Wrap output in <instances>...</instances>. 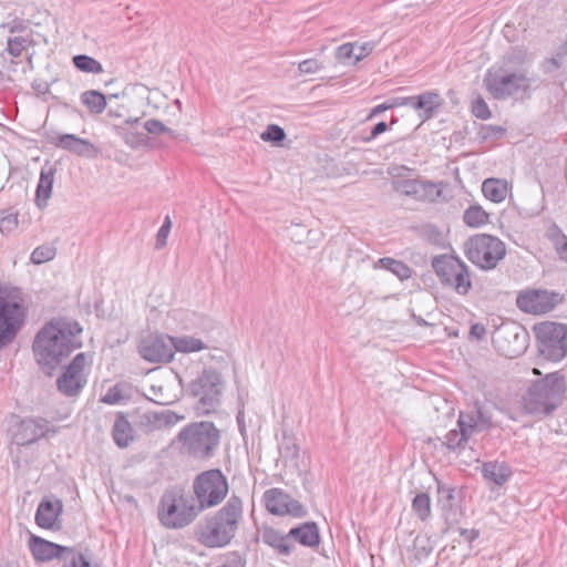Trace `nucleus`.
Returning a JSON list of instances; mask_svg holds the SVG:
<instances>
[{"instance_id":"3","label":"nucleus","mask_w":567,"mask_h":567,"mask_svg":"<svg viewBox=\"0 0 567 567\" xmlns=\"http://www.w3.org/2000/svg\"><path fill=\"white\" fill-rule=\"evenodd\" d=\"M566 390L565 377L559 371L548 373L527 388L522 398L523 410L539 419L551 415L563 404Z\"/></svg>"},{"instance_id":"57","label":"nucleus","mask_w":567,"mask_h":567,"mask_svg":"<svg viewBox=\"0 0 567 567\" xmlns=\"http://www.w3.org/2000/svg\"><path fill=\"white\" fill-rule=\"evenodd\" d=\"M354 44L352 43H344L337 48V58L339 61L346 62L350 60L352 56L355 59L354 53Z\"/></svg>"},{"instance_id":"64","label":"nucleus","mask_w":567,"mask_h":567,"mask_svg":"<svg viewBox=\"0 0 567 567\" xmlns=\"http://www.w3.org/2000/svg\"><path fill=\"white\" fill-rule=\"evenodd\" d=\"M245 563L241 559L239 555H233L231 557L227 558V560L217 567H244Z\"/></svg>"},{"instance_id":"5","label":"nucleus","mask_w":567,"mask_h":567,"mask_svg":"<svg viewBox=\"0 0 567 567\" xmlns=\"http://www.w3.org/2000/svg\"><path fill=\"white\" fill-rule=\"evenodd\" d=\"M464 254L475 266L483 270H492L504 259L506 246L498 237L476 234L465 241Z\"/></svg>"},{"instance_id":"48","label":"nucleus","mask_w":567,"mask_h":567,"mask_svg":"<svg viewBox=\"0 0 567 567\" xmlns=\"http://www.w3.org/2000/svg\"><path fill=\"white\" fill-rule=\"evenodd\" d=\"M285 130L277 124L267 125L266 130L260 134L264 142H270L275 145L281 144L286 138Z\"/></svg>"},{"instance_id":"16","label":"nucleus","mask_w":567,"mask_h":567,"mask_svg":"<svg viewBox=\"0 0 567 567\" xmlns=\"http://www.w3.org/2000/svg\"><path fill=\"white\" fill-rule=\"evenodd\" d=\"M48 432V421L44 419H25L22 420L12 435V441L17 445H30Z\"/></svg>"},{"instance_id":"34","label":"nucleus","mask_w":567,"mask_h":567,"mask_svg":"<svg viewBox=\"0 0 567 567\" xmlns=\"http://www.w3.org/2000/svg\"><path fill=\"white\" fill-rule=\"evenodd\" d=\"M122 137L125 144L132 148L142 147L146 145L148 141V136L144 132L137 118L134 121V124L130 128L123 131Z\"/></svg>"},{"instance_id":"13","label":"nucleus","mask_w":567,"mask_h":567,"mask_svg":"<svg viewBox=\"0 0 567 567\" xmlns=\"http://www.w3.org/2000/svg\"><path fill=\"white\" fill-rule=\"evenodd\" d=\"M177 342L168 336L150 333L143 337L138 344V353L150 362H165L174 357Z\"/></svg>"},{"instance_id":"53","label":"nucleus","mask_w":567,"mask_h":567,"mask_svg":"<svg viewBox=\"0 0 567 567\" xmlns=\"http://www.w3.org/2000/svg\"><path fill=\"white\" fill-rule=\"evenodd\" d=\"M18 226V216L17 214L9 212L0 213V231L2 234H9L14 230Z\"/></svg>"},{"instance_id":"33","label":"nucleus","mask_w":567,"mask_h":567,"mask_svg":"<svg viewBox=\"0 0 567 567\" xmlns=\"http://www.w3.org/2000/svg\"><path fill=\"white\" fill-rule=\"evenodd\" d=\"M470 437L460 427L450 430L442 445L450 452L460 454L467 445Z\"/></svg>"},{"instance_id":"4","label":"nucleus","mask_w":567,"mask_h":567,"mask_svg":"<svg viewBox=\"0 0 567 567\" xmlns=\"http://www.w3.org/2000/svg\"><path fill=\"white\" fill-rule=\"evenodd\" d=\"M220 431L210 421L190 422L179 431V453L196 461L215 456Z\"/></svg>"},{"instance_id":"17","label":"nucleus","mask_w":567,"mask_h":567,"mask_svg":"<svg viewBox=\"0 0 567 567\" xmlns=\"http://www.w3.org/2000/svg\"><path fill=\"white\" fill-rule=\"evenodd\" d=\"M443 104L444 101L436 91H424L410 96L409 106L417 112L421 122L424 123L433 118Z\"/></svg>"},{"instance_id":"61","label":"nucleus","mask_w":567,"mask_h":567,"mask_svg":"<svg viewBox=\"0 0 567 567\" xmlns=\"http://www.w3.org/2000/svg\"><path fill=\"white\" fill-rule=\"evenodd\" d=\"M526 338H527V336L523 334L520 343L517 348L507 349V350L502 349L504 354L508 358H515V357L520 355L526 350Z\"/></svg>"},{"instance_id":"36","label":"nucleus","mask_w":567,"mask_h":567,"mask_svg":"<svg viewBox=\"0 0 567 567\" xmlns=\"http://www.w3.org/2000/svg\"><path fill=\"white\" fill-rule=\"evenodd\" d=\"M35 44L37 41L32 38V35L9 37L7 40L6 51L11 58H20L24 51Z\"/></svg>"},{"instance_id":"7","label":"nucleus","mask_w":567,"mask_h":567,"mask_svg":"<svg viewBox=\"0 0 567 567\" xmlns=\"http://www.w3.org/2000/svg\"><path fill=\"white\" fill-rule=\"evenodd\" d=\"M539 354L553 362L561 361L567 354V324L545 321L533 328Z\"/></svg>"},{"instance_id":"62","label":"nucleus","mask_w":567,"mask_h":567,"mask_svg":"<svg viewBox=\"0 0 567 567\" xmlns=\"http://www.w3.org/2000/svg\"><path fill=\"white\" fill-rule=\"evenodd\" d=\"M433 548L429 545H419L417 543V539L415 540V558L417 560H422L426 557L430 556V554L432 553Z\"/></svg>"},{"instance_id":"46","label":"nucleus","mask_w":567,"mask_h":567,"mask_svg":"<svg viewBox=\"0 0 567 567\" xmlns=\"http://www.w3.org/2000/svg\"><path fill=\"white\" fill-rule=\"evenodd\" d=\"M506 134V128L501 125L481 124L477 132L478 140L484 143L487 141H498Z\"/></svg>"},{"instance_id":"42","label":"nucleus","mask_w":567,"mask_h":567,"mask_svg":"<svg viewBox=\"0 0 567 567\" xmlns=\"http://www.w3.org/2000/svg\"><path fill=\"white\" fill-rule=\"evenodd\" d=\"M464 223L470 227H481L488 221V214L478 205L470 206L463 215Z\"/></svg>"},{"instance_id":"22","label":"nucleus","mask_w":567,"mask_h":567,"mask_svg":"<svg viewBox=\"0 0 567 567\" xmlns=\"http://www.w3.org/2000/svg\"><path fill=\"white\" fill-rule=\"evenodd\" d=\"M462 262L463 260L454 255L442 254L433 257L431 265L441 285L444 287L447 281H451V277L457 271Z\"/></svg>"},{"instance_id":"15","label":"nucleus","mask_w":567,"mask_h":567,"mask_svg":"<svg viewBox=\"0 0 567 567\" xmlns=\"http://www.w3.org/2000/svg\"><path fill=\"white\" fill-rule=\"evenodd\" d=\"M437 504L447 526H453L460 522L462 515L458 505V497L455 487L446 486L437 481Z\"/></svg>"},{"instance_id":"41","label":"nucleus","mask_w":567,"mask_h":567,"mask_svg":"<svg viewBox=\"0 0 567 567\" xmlns=\"http://www.w3.org/2000/svg\"><path fill=\"white\" fill-rule=\"evenodd\" d=\"M144 419L147 423L152 424L153 427L159 429L162 426L174 425L177 422V414L172 411L147 412L144 414Z\"/></svg>"},{"instance_id":"18","label":"nucleus","mask_w":567,"mask_h":567,"mask_svg":"<svg viewBox=\"0 0 567 567\" xmlns=\"http://www.w3.org/2000/svg\"><path fill=\"white\" fill-rule=\"evenodd\" d=\"M29 548L37 561H48L54 558H61L63 560V557L69 553H72L73 549V547L62 546L45 540L37 535H31Z\"/></svg>"},{"instance_id":"29","label":"nucleus","mask_w":567,"mask_h":567,"mask_svg":"<svg viewBox=\"0 0 567 567\" xmlns=\"http://www.w3.org/2000/svg\"><path fill=\"white\" fill-rule=\"evenodd\" d=\"M262 501L266 509L277 516H284L285 507H287L288 493L278 487H272L264 493Z\"/></svg>"},{"instance_id":"52","label":"nucleus","mask_w":567,"mask_h":567,"mask_svg":"<svg viewBox=\"0 0 567 567\" xmlns=\"http://www.w3.org/2000/svg\"><path fill=\"white\" fill-rule=\"evenodd\" d=\"M505 63L520 65L528 60V52L524 48H512L505 55Z\"/></svg>"},{"instance_id":"49","label":"nucleus","mask_w":567,"mask_h":567,"mask_svg":"<svg viewBox=\"0 0 567 567\" xmlns=\"http://www.w3.org/2000/svg\"><path fill=\"white\" fill-rule=\"evenodd\" d=\"M204 349H207V346L202 339L192 336L179 337V353L198 352Z\"/></svg>"},{"instance_id":"26","label":"nucleus","mask_w":567,"mask_h":567,"mask_svg":"<svg viewBox=\"0 0 567 567\" xmlns=\"http://www.w3.org/2000/svg\"><path fill=\"white\" fill-rule=\"evenodd\" d=\"M208 509L194 496L184 498L179 495V528L193 523L202 512Z\"/></svg>"},{"instance_id":"56","label":"nucleus","mask_w":567,"mask_h":567,"mask_svg":"<svg viewBox=\"0 0 567 567\" xmlns=\"http://www.w3.org/2000/svg\"><path fill=\"white\" fill-rule=\"evenodd\" d=\"M123 400L122 390L114 385L107 390L105 395L102 396L101 401L106 404H116Z\"/></svg>"},{"instance_id":"63","label":"nucleus","mask_w":567,"mask_h":567,"mask_svg":"<svg viewBox=\"0 0 567 567\" xmlns=\"http://www.w3.org/2000/svg\"><path fill=\"white\" fill-rule=\"evenodd\" d=\"M470 334L476 340H482L486 334V328L483 323H474L471 326Z\"/></svg>"},{"instance_id":"60","label":"nucleus","mask_w":567,"mask_h":567,"mask_svg":"<svg viewBox=\"0 0 567 567\" xmlns=\"http://www.w3.org/2000/svg\"><path fill=\"white\" fill-rule=\"evenodd\" d=\"M389 128V125L381 121L379 123H377L372 128H371V132L368 136L363 137V142L365 143H369L371 141H373L375 137H378L380 134L386 132Z\"/></svg>"},{"instance_id":"54","label":"nucleus","mask_w":567,"mask_h":567,"mask_svg":"<svg viewBox=\"0 0 567 567\" xmlns=\"http://www.w3.org/2000/svg\"><path fill=\"white\" fill-rule=\"evenodd\" d=\"M171 228H172L171 218H169V216H166L163 225L161 226V228L156 235V249H162L166 245Z\"/></svg>"},{"instance_id":"45","label":"nucleus","mask_w":567,"mask_h":567,"mask_svg":"<svg viewBox=\"0 0 567 567\" xmlns=\"http://www.w3.org/2000/svg\"><path fill=\"white\" fill-rule=\"evenodd\" d=\"M457 427H460L465 434L471 437L474 433L482 432L481 426L475 420L471 411H461L456 421Z\"/></svg>"},{"instance_id":"37","label":"nucleus","mask_w":567,"mask_h":567,"mask_svg":"<svg viewBox=\"0 0 567 567\" xmlns=\"http://www.w3.org/2000/svg\"><path fill=\"white\" fill-rule=\"evenodd\" d=\"M91 550L85 548L83 551L73 547L72 553L63 557L62 567H92L91 565Z\"/></svg>"},{"instance_id":"39","label":"nucleus","mask_w":567,"mask_h":567,"mask_svg":"<svg viewBox=\"0 0 567 567\" xmlns=\"http://www.w3.org/2000/svg\"><path fill=\"white\" fill-rule=\"evenodd\" d=\"M82 103L91 111L96 114L102 113L106 107L105 96L95 90H90L81 95Z\"/></svg>"},{"instance_id":"40","label":"nucleus","mask_w":567,"mask_h":567,"mask_svg":"<svg viewBox=\"0 0 567 567\" xmlns=\"http://www.w3.org/2000/svg\"><path fill=\"white\" fill-rule=\"evenodd\" d=\"M471 412L481 426V431H489L495 426L491 411L481 401L477 400L473 403Z\"/></svg>"},{"instance_id":"25","label":"nucleus","mask_w":567,"mask_h":567,"mask_svg":"<svg viewBox=\"0 0 567 567\" xmlns=\"http://www.w3.org/2000/svg\"><path fill=\"white\" fill-rule=\"evenodd\" d=\"M55 168L44 167L41 169L39 183L35 190V204L42 209L47 207L48 200L52 193L53 182H54Z\"/></svg>"},{"instance_id":"20","label":"nucleus","mask_w":567,"mask_h":567,"mask_svg":"<svg viewBox=\"0 0 567 567\" xmlns=\"http://www.w3.org/2000/svg\"><path fill=\"white\" fill-rule=\"evenodd\" d=\"M62 511L63 504L60 499H42L35 513V523L41 528L52 529Z\"/></svg>"},{"instance_id":"43","label":"nucleus","mask_w":567,"mask_h":567,"mask_svg":"<svg viewBox=\"0 0 567 567\" xmlns=\"http://www.w3.org/2000/svg\"><path fill=\"white\" fill-rule=\"evenodd\" d=\"M279 454L284 460H297L299 457V445L296 439L287 433L282 434V439L278 445Z\"/></svg>"},{"instance_id":"2","label":"nucleus","mask_w":567,"mask_h":567,"mask_svg":"<svg viewBox=\"0 0 567 567\" xmlns=\"http://www.w3.org/2000/svg\"><path fill=\"white\" fill-rule=\"evenodd\" d=\"M243 499L233 494L217 512L205 517L196 527L197 540L209 548L227 546L235 537L243 519Z\"/></svg>"},{"instance_id":"19","label":"nucleus","mask_w":567,"mask_h":567,"mask_svg":"<svg viewBox=\"0 0 567 567\" xmlns=\"http://www.w3.org/2000/svg\"><path fill=\"white\" fill-rule=\"evenodd\" d=\"M289 538L303 547L317 548L321 543L319 526L316 522L300 523L289 530Z\"/></svg>"},{"instance_id":"50","label":"nucleus","mask_w":567,"mask_h":567,"mask_svg":"<svg viewBox=\"0 0 567 567\" xmlns=\"http://www.w3.org/2000/svg\"><path fill=\"white\" fill-rule=\"evenodd\" d=\"M472 113L475 117L480 120H488L492 117V112L483 99L482 95H476V97L472 102Z\"/></svg>"},{"instance_id":"55","label":"nucleus","mask_w":567,"mask_h":567,"mask_svg":"<svg viewBox=\"0 0 567 567\" xmlns=\"http://www.w3.org/2000/svg\"><path fill=\"white\" fill-rule=\"evenodd\" d=\"M323 69V64L317 59H307L298 64V70L302 74H312Z\"/></svg>"},{"instance_id":"58","label":"nucleus","mask_w":567,"mask_h":567,"mask_svg":"<svg viewBox=\"0 0 567 567\" xmlns=\"http://www.w3.org/2000/svg\"><path fill=\"white\" fill-rule=\"evenodd\" d=\"M563 61L558 59L555 54L549 58L545 59L542 63V70L545 74H551L559 70L563 65Z\"/></svg>"},{"instance_id":"10","label":"nucleus","mask_w":567,"mask_h":567,"mask_svg":"<svg viewBox=\"0 0 567 567\" xmlns=\"http://www.w3.org/2000/svg\"><path fill=\"white\" fill-rule=\"evenodd\" d=\"M484 84L487 91L497 100L509 97L518 92L530 89V79L524 72L488 71Z\"/></svg>"},{"instance_id":"31","label":"nucleus","mask_w":567,"mask_h":567,"mask_svg":"<svg viewBox=\"0 0 567 567\" xmlns=\"http://www.w3.org/2000/svg\"><path fill=\"white\" fill-rule=\"evenodd\" d=\"M482 192L487 199L501 203L506 198L507 183L498 178H487L482 184Z\"/></svg>"},{"instance_id":"28","label":"nucleus","mask_w":567,"mask_h":567,"mask_svg":"<svg viewBox=\"0 0 567 567\" xmlns=\"http://www.w3.org/2000/svg\"><path fill=\"white\" fill-rule=\"evenodd\" d=\"M482 476L487 482H492L497 486L504 485L511 477V468L505 463L485 462L481 470Z\"/></svg>"},{"instance_id":"47","label":"nucleus","mask_w":567,"mask_h":567,"mask_svg":"<svg viewBox=\"0 0 567 567\" xmlns=\"http://www.w3.org/2000/svg\"><path fill=\"white\" fill-rule=\"evenodd\" d=\"M56 255V249L50 244L41 245L37 247L31 256L30 260L34 265H41L43 262L52 260Z\"/></svg>"},{"instance_id":"1","label":"nucleus","mask_w":567,"mask_h":567,"mask_svg":"<svg viewBox=\"0 0 567 567\" xmlns=\"http://www.w3.org/2000/svg\"><path fill=\"white\" fill-rule=\"evenodd\" d=\"M79 322L55 319L47 323L35 336L33 352L37 362L49 370L55 369L71 352L81 347Z\"/></svg>"},{"instance_id":"23","label":"nucleus","mask_w":567,"mask_h":567,"mask_svg":"<svg viewBox=\"0 0 567 567\" xmlns=\"http://www.w3.org/2000/svg\"><path fill=\"white\" fill-rule=\"evenodd\" d=\"M158 518L166 527H177V492L174 488L167 489L162 496Z\"/></svg>"},{"instance_id":"44","label":"nucleus","mask_w":567,"mask_h":567,"mask_svg":"<svg viewBox=\"0 0 567 567\" xmlns=\"http://www.w3.org/2000/svg\"><path fill=\"white\" fill-rule=\"evenodd\" d=\"M73 63L82 72L99 74L103 72L102 64L92 56L79 54L73 56Z\"/></svg>"},{"instance_id":"51","label":"nucleus","mask_w":567,"mask_h":567,"mask_svg":"<svg viewBox=\"0 0 567 567\" xmlns=\"http://www.w3.org/2000/svg\"><path fill=\"white\" fill-rule=\"evenodd\" d=\"M289 515L295 518H303L308 515L307 508L297 499L288 494L287 507H285L284 516Z\"/></svg>"},{"instance_id":"35","label":"nucleus","mask_w":567,"mask_h":567,"mask_svg":"<svg viewBox=\"0 0 567 567\" xmlns=\"http://www.w3.org/2000/svg\"><path fill=\"white\" fill-rule=\"evenodd\" d=\"M548 240L553 244L557 255L564 261H567V236L556 224H553L546 234Z\"/></svg>"},{"instance_id":"14","label":"nucleus","mask_w":567,"mask_h":567,"mask_svg":"<svg viewBox=\"0 0 567 567\" xmlns=\"http://www.w3.org/2000/svg\"><path fill=\"white\" fill-rule=\"evenodd\" d=\"M87 364L85 353H79L74 357L64 372L58 378V390L66 396L78 395L86 384L84 368Z\"/></svg>"},{"instance_id":"21","label":"nucleus","mask_w":567,"mask_h":567,"mask_svg":"<svg viewBox=\"0 0 567 567\" xmlns=\"http://www.w3.org/2000/svg\"><path fill=\"white\" fill-rule=\"evenodd\" d=\"M261 539L264 544L274 548L281 556H290L295 550V544L289 538V532L284 535L274 527L266 526L261 532Z\"/></svg>"},{"instance_id":"38","label":"nucleus","mask_w":567,"mask_h":567,"mask_svg":"<svg viewBox=\"0 0 567 567\" xmlns=\"http://www.w3.org/2000/svg\"><path fill=\"white\" fill-rule=\"evenodd\" d=\"M411 506L420 520L425 522L431 517V498L427 493H417L412 499Z\"/></svg>"},{"instance_id":"11","label":"nucleus","mask_w":567,"mask_h":567,"mask_svg":"<svg viewBox=\"0 0 567 567\" xmlns=\"http://www.w3.org/2000/svg\"><path fill=\"white\" fill-rule=\"evenodd\" d=\"M24 317L21 301L10 296H0V350L14 340Z\"/></svg>"},{"instance_id":"59","label":"nucleus","mask_w":567,"mask_h":567,"mask_svg":"<svg viewBox=\"0 0 567 567\" xmlns=\"http://www.w3.org/2000/svg\"><path fill=\"white\" fill-rule=\"evenodd\" d=\"M141 126L143 127L144 132L147 135L148 134H161L166 131L165 125L157 120H148V121L144 122L143 124H141Z\"/></svg>"},{"instance_id":"8","label":"nucleus","mask_w":567,"mask_h":567,"mask_svg":"<svg viewBox=\"0 0 567 567\" xmlns=\"http://www.w3.org/2000/svg\"><path fill=\"white\" fill-rule=\"evenodd\" d=\"M228 491V480L219 468L204 471L193 481L194 496L207 508L221 504Z\"/></svg>"},{"instance_id":"9","label":"nucleus","mask_w":567,"mask_h":567,"mask_svg":"<svg viewBox=\"0 0 567 567\" xmlns=\"http://www.w3.org/2000/svg\"><path fill=\"white\" fill-rule=\"evenodd\" d=\"M188 392L193 396H200L195 405L198 415H207L214 412L220 403V374L215 370H204L202 375L189 384Z\"/></svg>"},{"instance_id":"24","label":"nucleus","mask_w":567,"mask_h":567,"mask_svg":"<svg viewBox=\"0 0 567 567\" xmlns=\"http://www.w3.org/2000/svg\"><path fill=\"white\" fill-rule=\"evenodd\" d=\"M55 146L74 153L79 156H92L95 147L87 140L80 138L73 134H61L56 137Z\"/></svg>"},{"instance_id":"12","label":"nucleus","mask_w":567,"mask_h":567,"mask_svg":"<svg viewBox=\"0 0 567 567\" xmlns=\"http://www.w3.org/2000/svg\"><path fill=\"white\" fill-rule=\"evenodd\" d=\"M563 301L564 296L559 292L535 289L519 293L516 303L526 313L544 315L551 311Z\"/></svg>"},{"instance_id":"32","label":"nucleus","mask_w":567,"mask_h":567,"mask_svg":"<svg viewBox=\"0 0 567 567\" xmlns=\"http://www.w3.org/2000/svg\"><path fill=\"white\" fill-rule=\"evenodd\" d=\"M375 268L385 269L395 275L401 281L409 279L412 276V269L402 260L392 257H382L375 264Z\"/></svg>"},{"instance_id":"6","label":"nucleus","mask_w":567,"mask_h":567,"mask_svg":"<svg viewBox=\"0 0 567 567\" xmlns=\"http://www.w3.org/2000/svg\"><path fill=\"white\" fill-rule=\"evenodd\" d=\"M411 168L402 165L389 171L392 176V189L404 197H411L419 202L434 203L442 196L440 184L431 181H422L419 178H411L409 174Z\"/></svg>"},{"instance_id":"30","label":"nucleus","mask_w":567,"mask_h":567,"mask_svg":"<svg viewBox=\"0 0 567 567\" xmlns=\"http://www.w3.org/2000/svg\"><path fill=\"white\" fill-rule=\"evenodd\" d=\"M444 287L453 288L458 295L465 296L472 289L471 272L467 265L463 261L457 271L451 277Z\"/></svg>"},{"instance_id":"27","label":"nucleus","mask_w":567,"mask_h":567,"mask_svg":"<svg viewBox=\"0 0 567 567\" xmlns=\"http://www.w3.org/2000/svg\"><path fill=\"white\" fill-rule=\"evenodd\" d=\"M112 436L115 444L121 449L127 447L134 440V429L122 412L116 415Z\"/></svg>"}]
</instances>
